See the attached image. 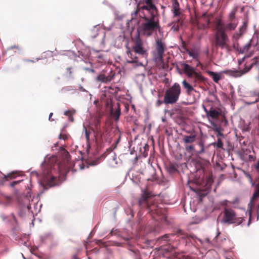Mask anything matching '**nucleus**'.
Listing matches in <instances>:
<instances>
[{
    "mask_svg": "<svg viewBox=\"0 0 259 259\" xmlns=\"http://www.w3.org/2000/svg\"><path fill=\"white\" fill-rule=\"evenodd\" d=\"M27 208H28V209H30V206H27Z\"/></svg>",
    "mask_w": 259,
    "mask_h": 259,
    "instance_id": "obj_57",
    "label": "nucleus"
},
{
    "mask_svg": "<svg viewBox=\"0 0 259 259\" xmlns=\"http://www.w3.org/2000/svg\"><path fill=\"white\" fill-rule=\"evenodd\" d=\"M196 138V136L195 135H185L183 136V141L185 144H191L195 141Z\"/></svg>",
    "mask_w": 259,
    "mask_h": 259,
    "instance_id": "obj_20",
    "label": "nucleus"
},
{
    "mask_svg": "<svg viewBox=\"0 0 259 259\" xmlns=\"http://www.w3.org/2000/svg\"><path fill=\"white\" fill-rule=\"evenodd\" d=\"M146 146L147 147H148V145H147V144H146V146H145V148L146 147Z\"/></svg>",
    "mask_w": 259,
    "mask_h": 259,
    "instance_id": "obj_59",
    "label": "nucleus"
},
{
    "mask_svg": "<svg viewBox=\"0 0 259 259\" xmlns=\"http://www.w3.org/2000/svg\"><path fill=\"white\" fill-rule=\"evenodd\" d=\"M252 66H246L243 70H226L222 71V73L229 75L234 77H239L248 72L251 68Z\"/></svg>",
    "mask_w": 259,
    "mask_h": 259,
    "instance_id": "obj_13",
    "label": "nucleus"
},
{
    "mask_svg": "<svg viewBox=\"0 0 259 259\" xmlns=\"http://www.w3.org/2000/svg\"><path fill=\"white\" fill-rule=\"evenodd\" d=\"M155 50L153 52V56L156 62H163L164 53L166 49V45L160 39L156 40Z\"/></svg>",
    "mask_w": 259,
    "mask_h": 259,
    "instance_id": "obj_9",
    "label": "nucleus"
},
{
    "mask_svg": "<svg viewBox=\"0 0 259 259\" xmlns=\"http://www.w3.org/2000/svg\"><path fill=\"white\" fill-rule=\"evenodd\" d=\"M146 146L147 147H148V145H147V144H146V146H145V148L146 147Z\"/></svg>",
    "mask_w": 259,
    "mask_h": 259,
    "instance_id": "obj_58",
    "label": "nucleus"
},
{
    "mask_svg": "<svg viewBox=\"0 0 259 259\" xmlns=\"http://www.w3.org/2000/svg\"><path fill=\"white\" fill-rule=\"evenodd\" d=\"M181 92L180 85L175 83L170 88L165 92L163 103L165 105L174 104L179 100Z\"/></svg>",
    "mask_w": 259,
    "mask_h": 259,
    "instance_id": "obj_5",
    "label": "nucleus"
},
{
    "mask_svg": "<svg viewBox=\"0 0 259 259\" xmlns=\"http://www.w3.org/2000/svg\"><path fill=\"white\" fill-rule=\"evenodd\" d=\"M79 88H80V90L81 91L84 92L85 91V89H84L82 87H80Z\"/></svg>",
    "mask_w": 259,
    "mask_h": 259,
    "instance_id": "obj_52",
    "label": "nucleus"
},
{
    "mask_svg": "<svg viewBox=\"0 0 259 259\" xmlns=\"http://www.w3.org/2000/svg\"><path fill=\"white\" fill-rule=\"evenodd\" d=\"M59 139L65 140L67 139V136L64 134H60L59 135Z\"/></svg>",
    "mask_w": 259,
    "mask_h": 259,
    "instance_id": "obj_38",
    "label": "nucleus"
},
{
    "mask_svg": "<svg viewBox=\"0 0 259 259\" xmlns=\"http://www.w3.org/2000/svg\"><path fill=\"white\" fill-rule=\"evenodd\" d=\"M215 32L214 34V39L213 45L216 48L221 49H226L227 52L231 51V47L229 45V38L227 34L228 32L233 31L232 30H229L225 26L214 22Z\"/></svg>",
    "mask_w": 259,
    "mask_h": 259,
    "instance_id": "obj_3",
    "label": "nucleus"
},
{
    "mask_svg": "<svg viewBox=\"0 0 259 259\" xmlns=\"http://www.w3.org/2000/svg\"><path fill=\"white\" fill-rule=\"evenodd\" d=\"M242 218H237L236 213L232 209H225L223 212V219L221 222L224 223L240 224L242 223Z\"/></svg>",
    "mask_w": 259,
    "mask_h": 259,
    "instance_id": "obj_10",
    "label": "nucleus"
},
{
    "mask_svg": "<svg viewBox=\"0 0 259 259\" xmlns=\"http://www.w3.org/2000/svg\"><path fill=\"white\" fill-rule=\"evenodd\" d=\"M18 182H13V183L11 184V185H12V186H14L15 185H16V184H18Z\"/></svg>",
    "mask_w": 259,
    "mask_h": 259,
    "instance_id": "obj_51",
    "label": "nucleus"
},
{
    "mask_svg": "<svg viewBox=\"0 0 259 259\" xmlns=\"http://www.w3.org/2000/svg\"><path fill=\"white\" fill-rule=\"evenodd\" d=\"M72 68L71 67H68L66 68L67 72L69 75L70 76H72Z\"/></svg>",
    "mask_w": 259,
    "mask_h": 259,
    "instance_id": "obj_39",
    "label": "nucleus"
},
{
    "mask_svg": "<svg viewBox=\"0 0 259 259\" xmlns=\"http://www.w3.org/2000/svg\"><path fill=\"white\" fill-rule=\"evenodd\" d=\"M122 244L119 242H115V245L117 246H122Z\"/></svg>",
    "mask_w": 259,
    "mask_h": 259,
    "instance_id": "obj_45",
    "label": "nucleus"
},
{
    "mask_svg": "<svg viewBox=\"0 0 259 259\" xmlns=\"http://www.w3.org/2000/svg\"><path fill=\"white\" fill-rule=\"evenodd\" d=\"M168 235L167 234H165V235H163V236H162L161 237V239L162 240H165L168 238Z\"/></svg>",
    "mask_w": 259,
    "mask_h": 259,
    "instance_id": "obj_42",
    "label": "nucleus"
},
{
    "mask_svg": "<svg viewBox=\"0 0 259 259\" xmlns=\"http://www.w3.org/2000/svg\"><path fill=\"white\" fill-rule=\"evenodd\" d=\"M177 19L168 24V26L170 27V30L174 32L178 31L183 25L184 17H177Z\"/></svg>",
    "mask_w": 259,
    "mask_h": 259,
    "instance_id": "obj_14",
    "label": "nucleus"
},
{
    "mask_svg": "<svg viewBox=\"0 0 259 259\" xmlns=\"http://www.w3.org/2000/svg\"><path fill=\"white\" fill-rule=\"evenodd\" d=\"M24 61L26 62H34L33 60H29V59H25Z\"/></svg>",
    "mask_w": 259,
    "mask_h": 259,
    "instance_id": "obj_47",
    "label": "nucleus"
},
{
    "mask_svg": "<svg viewBox=\"0 0 259 259\" xmlns=\"http://www.w3.org/2000/svg\"><path fill=\"white\" fill-rule=\"evenodd\" d=\"M52 115H53V113H50V116H49V119H50V118H51V117H52Z\"/></svg>",
    "mask_w": 259,
    "mask_h": 259,
    "instance_id": "obj_54",
    "label": "nucleus"
},
{
    "mask_svg": "<svg viewBox=\"0 0 259 259\" xmlns=\"http://www.w3.org/2000/svg\"><path fill=\"white\" fill-rule=\"evenodd\" d=\"M114 75H108L106 76L104 74H99L96 79L99 81H101L103 83H107L110 82L113 78Z\"/></svg>",
    "mask_w": 259,
    "mask_h": 259,
    "instance_id": "obj_19",
    "label": "nucleus"
},
{
    "mask_svg": "<svg viewBox=\"0 0 259 259\" xmlns=\"http://www.w3.org/2000/svg\"><path fill=\"white\" fill-rule=\"evenodd\" d=\"M68 118H69V120H70L72 122L73 121L74 119H73V118L72 117V115H70Z\"/></svg>",
    "mask_w": 259,
    "mask_h": 259,
    "instance_id": "obj_46",
    "label": "nucleus"
},
{
    "mask_svg": "<svg viewBox=\"0 0 259 259\" xmlns=\"http://www.w3.org/2000/svg\"><path fill=\"white\" fill-rule=\"evenodd\" d=\"M72 259H79L77 254H74L72 255Z\"/></svg>",
    "mask_w": 259,
    "mask_h": 259,
    "instance_id": "obj_44",
    "label": "nucleus"
},
{
    "mask_svg": "<svg viewBox=\"0 0 259 259\" xmlns=\"http://www.w3.org/2000/svg\"><path fill=\"white\" fill-rule=\"evenodd\" d=\"M206 240H207V241H208V242L209 241V239H206Z\"/></svg>",
    "mask_w": 259,
    "mask_h": 259,
    "instance_id": "obj_61",
    "label": "nucleus"
},
{
    "mask_svg": "<svg viewBox=\"0 0 259 259\" xmlns=\"http://www.w3.org/2000/svg\"><path fill=\"white\" fill-rule=\"evenodd\" d=\"M111 130L107 127H104L103 130L96 133V136L102 142H111Z\"/></svg>",
    "mask_w": 259,
    "mask_h": 259,
    "instance_id": "obj_12",
    "label": "nucleus"
},
{
    "mask_svg": "<svg viewBox=\"0 0 259 259\" xmlns=\"http://www.w3.org/2000/svg\"><path fill=\"white\" fill-rule=\"evenodd\" d=\"M12 202V198L9 196H5L4 198V203L6 205H10Z\"/></svg>",
    "mask_w": 259,
    "mask_h": 259,
    "instance_id": "obj_29",
    "label": "nucleus"
},
{
    "mask_svg": "<svg viewBox=\"0 0 259 259\" xmlns=\"http://www.w3.org/2000/svg\"><path fill=\"white\" fill-rule=\"evenodd\" d=\"M233 48L237 51L240 52L241 47L239 46L237 40H233Z\"/></svg>",
    "mask_w": 259,
    "mask_h": 259,
    "instance_id": "obj_32",
    "label": "nucleus"
},
{
    "mask_svg": "<svg viewBox=\"0 0 259 259\" xmlns=\"http://www.w3.org/2000/svg\"><path fill=\"white\" fill-rule=\"evenodd\" d=\"M124 240H126V241H128L129 240V239L127 238H124Z\"/></svg>",
    "mask_w": 259,
    "mask_h": 259,
    "instance_id": "obj_56",
    "label": "nucleus"
},
{
    "mask_svg": "<svg viewBox=\"0 0 259 259\" xmlns=\"http://www.w3.org/2000/svg\"><path fill=\"white\" fill-rule=\"evenodd\" d=\"M146 146L147 147H148V145H147V144H146V146H145V148L146 147Z\"/></svg>",
    "mask_w": 259,
    "mask_h": 259,
    "instance_id": "obj_60",
    "label": "nucleus"
},
{
    "mask_svg": "<svg viewBox=\"0 0 259 259\" xmlns=\"http://www.w3.org/2000/svg\"><path fill=\"white\" fill-rule=\"evenodd\" d=\"M110 114L115 120H118L121 114L120 104L119 103L112 105L110 109Z\"/></svg>",
    "mask_w": 259,
    "mask_h": 259,
    "instance_id": "obj_16",
    "label": "nucleus"
},
{
    "mask_svg": "<svg viewBox=\"0 0 259 259\" xmlns=\"http://www.w3.org/2000/svg\"><path fill=\"white\" fill-rule=\"evenodd\" d=\"M197 145L200 147V149L198 151V154H201L204 152V141L202 139H200L197 142Z\"/></svg>",
    "mask_w": 259,
    "mask_h": 259,
    "instance_id": "obj_26",
    "label": "nucleus"
},
{
    "mask_svg": "<svg viewBox=\"0 0 259 259\" xmlns=\"http://www.w3.org/2000/svg\"><path fill=\"white\" fill-rule=\"evenodd\" d=\"M251 42L252 40H250L243 47H241L240 53L243 54L246 53L249 50L251 46Z\"/></svg>",
    "mask_w": 259,
    "mask_h": 259,
    "instance_id": "obj_25",
    "label": "nucleus"
},
{
    "mask_svg": "<svg viewBox=\"0 0 259 259\" xmlns=\"http://www.w3.org/2000/svg\"><path fill=\"white\" fill-rule=\"evenodd\" d=\"M204 110L206 112V114L207 115H208V113H209V111H208L205 108V107L204 106Z\"/></svg>",
    "mask_w": 259,
    "mask_h": 259,
    "instance_id": "obj_49",
    "label": "nucleus"
},
{
    "mask_svg": "<svg viewBox=\"0 0 259 259\" xmlns=\"http://www.w3.org/2000/svg\"><path fill=\"white\" fill-rule=\"evenodd\" d=\"M220 234V232L219 231V229L218 228L217 229V236L215 237L216 238L218 237Z\"/></svg>",
    "mask_w": 259,
    "mask_h": 259,
    "instance_id": "obj_48",
    "label": "nucleus"
},
{
    "mask_svg": "<svg viewBox=\"0 0 259 259\" xmlns=\"http://www.w3.org/2000/svg\"><path fill=\"white\" fill-rule=\"evenodd\" d=\"M132 49L137 53L143 59L147 60L148 55L149 48L146 44L140 38L139 35H137L133 40Z\"/></svg>",
    "mask_w": 259,
    "mask_h": 259,
    "instance_id": "obj_6",
    "label": "nucleus"
},
{
    "mask_svg": "<svg viewBox=\"0 0 259 259\" xmlns=\"http://www.w3.org/2000/svg\"><path fill=\"white\" fill-rule=\"evenodd\" d=\"M90 132L85 128V137L87 142L90 140Z\"/></svg>",
    "mask_w": 259,
    "mask_h": 259,
    "instance_id": "obj_36",
    "label": "nucleus"
},
{
    "mask_svg": "<svg viewBox=\"0 0 259 259\" xmlns=\"http://www.w3.org/2000/svg\"><path fill=\"white\" fill-rule=\"evenodd\" d=\"M88 259H91L90 257H88Z\"/></svg>",
    "mask_w": 259,
    "mask_h": 259,
    "instance_id": "obj_63",
    "label": "nucleus"
},
{
    "mask_svg": "<svg viewBox=\"0 0 259 259\" xmlns=\"http://www.w3.org/2000/svg\"><path fill=\"white\" fill-rule=\"evenodd\" d=\"M139 205L142 208H146L148 212L157 221H166V210L154 202L153 197L151 193L144 191L139 199Z\"/></svg>",
    "mask_w": 259,
    "mask_h": 259,
    "instance_id": "obj_2",
    "label": "nucleus"
},
{
    "mask_svg": "<svg viewBox=\"0 0 259 259\" xmlns=\"http://www.w3.org/2000/svg\"><path fill=\"white\" fill-rule=\"evenodd\" d=\"M162 103H164L163 101H162L160 100H158L156 102V105L158 107V106H160Z\"/></svg>",
    "mask_w": 259,
    "mask_h": 259,
    "instance_id": "obj_41",
    "label": "nucleus"
},
{
    "mask_svg": "<svg viewBox=\"0 0 259 259\" xmlns=\"http://www.w3.org/2000/svg\"><path fill=\"white\" fill-rule=\"evenodd\" d=\"M213 131L217 133V137H224V134L222 133V129L220 126H218L216 124H213Z\"/></svg>",
    "mask_w": 259,
    "mask_h": 259,
    "instance_id": "obj_24",
    "label": "nucleus"
},
{
    "mask_svg": "<svg viewBox=\"0 0 259 259\" xmlns=\"http://www.w3.org/2000/svg\"><path fill=\"white\" fill-rule=\"evenodd\" d=\"M88 259H91L90 257H88Z\"/></svg>",
    "mask_w": 259,
    "mask_h": 259,
    "instance_id": "obj_62",
    "label": "nucleus"
},
{
    "mask_svg": "<svg viewBox=\"0 0 259 259\" xmlns=\"http://www.w3.org/2000/svg\"><path fill=\"white\" fill-rule=\"evenodd\" d=\"M171 11L173 14L174 17H184V15L181 11L180 5L177 0H171Z\"/></svg>",
    "mask_w": 259,
    "mask_h": 259,
    "instance_id": "obj_15",
    "label": "nucleus"
},
{
    "mask_svg": "<svg viewBox=\"0 0 259 259\" xmlns=\"http://www.w3.org/2000/svg\"><path fill=\"white\" fill-rule=\"evenodd\" d=\"M126 62L128 63L133 64L136 66H144L142 60L143 59L140 56H139L137 53L134 51L132 48L126 47Z\"/></svg>",
    "mask_w": 259,
    "mask_h": 259,
    "instance_id": "obj_11",
    "label": "nucleus"
},
{
    "mask_svg": "<svg viewBox=\"0 0 259 259\" xmlns=\"http://www.w3.org/2000/svg\"><path fill=\"white\" fill-rule=\"evenodd\" d=\"M243 33L238 30V31L235 32L232 36L233 40H238V39L240 38V37L242 35Z\"/></svg>",
    "mask_w": 259,
    "mask_h": 259,
    "instance_id": "obj_30",
    "label": "nucleus"
},
{
    "mask_svg": "<svg viewBox=\"0 0 259 259\" xmlns=\"http://www.w3.org/2000/svg\"><path fill=\"white\" fill-rule=\"evenodd\" d=\"M195 147L193 145H186L185 150L188 152H193L194 151Z\"/></svg>",
    "mask_w": 259,
    "mask_h": 259,
    "instance_id": "obj_33",
    "label": "nucleus"
},
{
    "mask_svg": "<svg viewBox=\"0 0 259 259\" xmlns=\"http://www.w3.org/2000/svg\"><path fill=\"white\" fill-rule=\"evenodd\" d=\"M8 50H13L15 52H20L21 51V48L18 45H14L9 48Z\"/></svg>",
    "mask_w": 259,
    "mask_h": 259,
    "instance_id": "obj_31",
    "label": "nucleus"
},
{
    "mask_svg": "<svg viewBox=\"0 0 259 259\" xmlns=\"http://www.w3.org/2000/svg\"><path fill=\"white\" fill-rule=\"evenodd\" d=\"M204 110L206 112V114L207 115H208V113H209V111H208L205 108V107L204 106Z\"/></svg>",
    "mask_w": 259,
    "mask_h": 259,
    "instance_id": "obj_50",
    "label": "nucleus"
},
{
    "mask_svg": "<svg viewBox=\"0 0 259 259\" xmlns=\"http://www.w3.org/2000/svg\"><path fill=\"white\" fill-rule=\"evenodd\" d=\"M100 123H101V121H100V120L99 118H96L95 120L94 124H95V128L96 131V133L99 132V131H100L102 130L101 128V126H100Z\"/></svg>",
    "mask_w": 259,
    "mask_h": 259,
    "instance_id": "obj_28",
    "label": "nucleus"
},
{
    "mask_svg": "<svg viewBox=\"0 0 259 259\" xmlns=\"http://www.w3.org/2000/svg\"><path fill=\"white\" fill-rule=\"evenodd\" d=\"M176 67L178 69L182 70L189 78L193 79L192 83L194 86L204 82V77L200 73L196 72L195 68L190 65L184 62H180L177 64Z\"/></svg>",
    "mask_w": 259,
    "mask_h": 259,
    "instance_id": "obj_4",
    "label": "nucleus"
},
{
    "mask_svg": "<svg viewBox=\"0 0 259 259\" xmlns=\"http://www.w3.org/2000/svg\"><path fill=\"white\" fill-rule=\"evenodd\" d=\"M208 74L212 78L213 80L215 83H218L219 80L221 79V75L219 73L209 71L208 72Z\"/></svg>",
    "mask_w": 259,
    "mask_h": 259,
    "instance_id": "obj_22",
    "label": "nucleus"
},
{
    "mask_svg": "<svg viewBox=\"0 0 259 259\" xmlns=\"http://www.w3.org/2000/svg\"><path fill=\"white\" fill-rule=\"evenodd\" d=\"M188 54L190 56L192 57L194 59H196L197 58V54L194 52L188 51Z\"/></svg>",
    "mask_w": 259,
    "mask_h": 259,
    "instance_id": "obj_37",
    "label": "nucleus"
},
{
    "mask_svg": "<svg viewBox=\"0 0 259 259\" xmlns=\"http://www.w3.org/2000/svg\"><path fill=\"white\" fill-rule=\"evenodd\" d=\"M110 234H111V235H113V230H112V231H111V232H110Z\"/></svg>",
    "mask_w": 259,
    "mask_h": 259,
    "instance_id": "obj_55",
    "label": "nucleus"
},
{
    "mask_svg": "<svg viewBox=\"0 0 259 259\" xmlns=\"http://www.w3.org/2000/svg\"><path fill=\"white\" fill-rule=\"evenodd\" d=\"M221 113L217 110L211 108V109L209 111L208 115L212 119H217L219 118Z\"/></svg>",
    "mask_w": 259,
    "mask_h": 259,
    "instance_id": "obj_23",
    "label": "nucleus"
},
{
    "mask_svg": "<svg viewBox=\"0 0 259 259\" xmlns=\"http://www.w3.org/2000/svg\"><path fill=\"white\" fill-rule=\"evenodd\" d=\"M238 10V7H234L230 12L226 22H223L221 19L216 18L214 22L225 26L227 29L235 30L238 24V20L236 17V14Z\"/></svg>",
    "mask_w": 259,
    "mask_h": 259,
    "instance_id": "obj_7",
    "label": "nucleus"
},
{
    "mask_svg": "<svg viewBox=\"0 0 259 259\" xmlns=\"http://www.w3.org/2000/svg\"><path fill=\"white\" fill-rule=\"evenodd\" d=\"M182 84L184 89L186 90V92L187 95H190L192 92H195V90L194 89V87L195 86L194 85L193 83V84H191L186 80H184L182 81Z\"/></svg>",
    "mask_w": 259,
    "mask_h": 259,
    "instance_id": "obj_18",
    "label": "nucleus"
},
{
    "mask_svg": "<svg viewBox=\"0 0 259 259\" xmlns=\"http://www.w3.org/2000/svg\"><path fill=\"white\" fill-rule=\"evenodd\" d=\"M256 190L253 193V195L250 200V204L253 206H254V201L259 197V183L256 186Z\"/></svg>",
    "mask_w": 259,
    "mask_h": 259,
    "instance_id": "obj_21",
    "label": "nucleus"
},
{
    "mask_svg": "<svg viewBox=\"0 0 259 259\" xmlns=\"http://www.w3.org/2000/svg\"><path fill=\"white\" fill-rule=\"evenodd\" d=\"M257 98L254 101L252 102L251 103H255L258 101H259V92L257 94Z\"/></svg>",
    "mask_w": 259,
    "mask_h": 259,
    "instance_id": "obj_43",
    "label": "nucleus"
},
{
    "mask_svg": "<svg viewBox=\"0 0 259 259\" xmlns=\"http://www.w3.org/2000/svg\"><path fill=\"white\" fill-rule=\"evenodd\" d=\"M72 114H73V113L72 112V111H71L70 110L65 111L64 112V115H65L66 116H68V117L70 115H72Z\"/></svg>",
    "mask_w": 259,
    "mask_h": 259,
    "instance_id": "obj_40",
    "label": "nucleus"
},
{
    "mask_svg": "<svg viewBox=\"0 0 259 259\" xmlns=\"http://www.w3.org/2000/svg\"><path fill=\"white\" fill-rule=\"evenodd\" d=\"M217 142L212 143V145L217 149H223V143L220 137H217Z\"/></svg>",
    "mask_w": 259,
    "mask_h": 259,
    "instance_id": "obj_27",
    "label": "nucleus"
},
{
    "mask_svg": "<svg viewBox=\"0 0 259 259\" xmlns=\"http://www.w3.org/2000/svg\"><path fill=\"white\" fill-rule=\"evenodd\" d=\"M138 16L144 21L140 29L144 34L150 36L160 28L159 11L154 0L140 1L131 14V20H136Z\"/></svg>",
    "mask_w": 259,
    "mask_h": 259,
    "instance_id": "obj_1",
    "label": "nucleus"
},
{
    "mask_svg": "<svg viewBox=\"0 0 259 259\" xmlns=\"http://www.w3.org/2000/svg\"><path fill=\"white\" fill-rule=\"evenodd\" d=\"M176 234L181 239L186 240V244L189 243L191 242L192 239H194L192 236L189 235L185 233L182 230H179L177 231Z\"/></svg>",
    "mask_w": 259,
    "mask_h": 259,
    "instance_id": "obj_17",
    "label": "nucleus"
},
{
    "mask_svg": "<svg viewBox=\"0 0 259 259\" xmlns=\"http://www.w3.org/2000/svg\"><path fill=\"white\" fill-rule=\"evenodd\" d=\"M213 18L212 14L204 13L201 16L196 17L193 23L194 25L197 26L199 30H203L209 28L210 21Z\"/></svg>",
    "mask_w": 259,
    "mask_h": 259,
    "instance_id": "obj_8",
    "label": "nucleus"
},
{
    "mask_svg": "<svg viewBox=\"0 0 259 259\" xmlns=\"http://www.w3.org/2000/svg\"><path fill=\"white\" fill-rule=\"evenodd\" d=\"M168 171L170 172H175L177 171V169L175 165L171 164L168 167Z\"/></svg>",
    "mask_w": 259,
    "mask_h": 259,
    "instance_id": "obj_35",
    "label": "nucleus"
},
{
    "mask_svg": "<svg viewBox=\"0 0 259 259\" xmlns=\"http://www.w3.org/2000/svg\"><path fill=\"white\" fill-rule=\"evenodd\" d=\"M247 27V22L244 21L242 26L239 28V30L242 33H244Z\"/></svg>",
    "mask_w": 259,
    "mask_h": 259,
    "instance_id": "obj_34",
    "label": "nucleus"
},
{
    "mask_svg": "<svg viewBox=\"0 0 259 259\" xmlns=\"http://www.w3.org/2000/svg\"><path fill=\"white\" fill-rule=\"evenodd\" d=\"M211 182H212L211 178H209L208 179V183H211Z\"/></svg>",
    "mask_w": 259,
    "mask_h": 259,
    "instance_id": "obj_53",
    "label": "nucleus"
}]
</instances>
